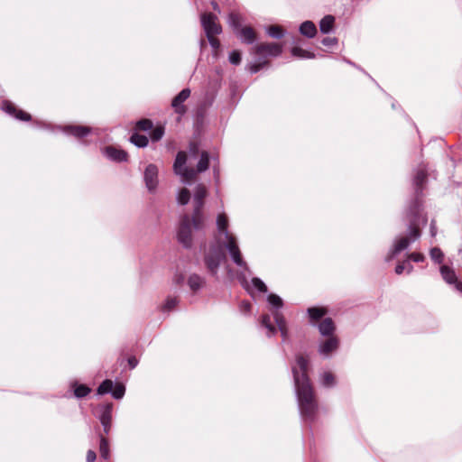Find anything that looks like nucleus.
<instances>
[{"mask_svg":"<svg viewBox=\"0 0 462 462\" xmlns=\"http://www.w3.org/2000/svg\"><path fill=\"white\" fill-rule=\"evenodd\" d=\"M427 166L420 163L413 177L415 198L410 203L407 217L409 220L408 235L395 240L393 248L385 257V261H392L396 254L405 250L411 243L420 238L421 226L427 223V217L422 214V191L427 182Z\"/></svg>","mask_w":462,"mask_h":462,"instance_id":"obj_1","label":"nucleus"},{"mask_svg":"<svg viewBox=\"0 0 462 462\" xmlns=\"http://www.w3.org/2000/svg\"><path fill=\"white\" fill-rule=\"evenodd\" d=\"M309 359L302 355L296 356V365L292 374L300 416L305 422L313 423L319 411V403L314 389L307 374Z\"/></svg>","mask_w":462,"mask_h":462,"instance_id":"obj_2","label":"nucleus"},{"mask_svg":"<svg viewBox=\"0 0 462 462\" xmlns=\"http://www.w3.org/2000/svg\"><path fill=\"white\" fill-rule=\"evenodd\" d=\"M207 194L206 187L203 184H198L193 198L194 211L192 217H190L185 214L180 217L177 237L179 243L185 248H189L192 245V228L201 229L203 227L202 208Z\"/></svg>","mask_w":462,"mask_h":462,"instance_id":"obj_3","label":"nucleus"},{"mask_svg":"<svg viewBox=\"0 0 462 462\" xmlns=\"http://www.w3.org/2000/svg\"><path fill=\"white\" fill-rule=\"evenodd\" d=\"M187 154L185 152L180 151L177 153L173 169L176 174L180 175L184 183H189L193 180L198 173L204 172L209 166V155L208 152L203 151L200 153L199 161L197 168H189L186 166Z\"/></svg>","mask_w":462,"mask_h":462,"instance_id":"obj_4","label":"nucleus"},{"mask_svg":"<svg viewBox=\"0 0 462 462\" xmlns=\"http://www.w3.org/2000/svg\"><path fill=\"white\" fill-rule=\"evenodd\" d=\"M226 260V254L223 249L218 245L210 246L208 252L205 254L204 262L208 273L216 276L220 263Z\"/></svg>","mask_w":462,"mask_h":462,"instance_id":"obj_5","label":"nucleus"},{"mask_svg":"<svg viewBox=\"0 0 462 462\" xmlns=\"http://www.w3.org/2000/svg\"><path fill=\"white\" fill-rule=\"evenodd\" d=\"M226 243L224 244L225 248L228 251L233 262L239 267L249 271L246 263L244 261L241 251L239 249L236 238L232 236H227Z\"/></svg>","mask_w":462,"mask_h":462,"instance_id":"obj_6","label":"nucleus"},{"mask_svg":"<svg viewBox=\"0 0 462 462\" xmlns=\"http://www.w3.org/2000/svg\"><path fill=\"white\" fill-rule=\"evenodd\" d=\"M200 20L206 36L218 35L222 32V27L217 23V17L216 14L212 13H203Z\"/></svg>","mask_w":462,"mask_h":462,"instance_id":"obj_7","label":"nucleus"},{"mask_svg":"<svg viewBox=\"0 0 462 462\" xmlns=\"http://www.w3.org/2000/svg\"><path fill=\"white\" fill-rule=\"evenodd\" d=\"M190 89L183 88L171 101V106L174 112L179 115V118L187 113V106L184 102L189 97Z\"/></svg>","mask_w":462,"mask_h":462,"instance_id":"obj_8","label":"nucleus"},{"mask_svg":"<svg viewBox=\"0 0 462 462\" xmlns=\"http://www.w3.org/2000/svg\"><path fill=\"white\" fill-rule=\"evenodd\" d=\"M282 51V47L279 43H260L254 47V53L258 56H273L277 57Z\"/></svg>","mask_w":462,"mask_h":462,"instance_id":"obj_9","label":"nucleus"},{"mask_svg":"<svg viewBox=\"0 0 462 462\" xmlns=\"http://www.w3.org/2000/svg\"><path fill=\"white\" fill-rule=\"evenodd\" d=\"M146 188L150 192H154L158 185V168L154 164H149L143 175Z\"/></svg>","mask_w":462,"mask_h":462,"instance_id":"obj_10","label":"nucleus"},{"mask_svg":"<svg viewBox=\"0 0 462 462\" xmlns=\"http://www.w3.org/2000/svg\"><path fill=\"white\" fill-rule=\"evenodd\" d=\"M440 273L443 280L448 284H454L455 289L462 292V282L457 281L456 273L453 269L449 268L448 265L440 266Z\"/></svg>","mask_w":462,"mask_h":462,"instance_id":"obj_11","label":"nucleus"},{"mask_svg":"<svg viewBox=\"0 0 462 462\" xmlns=\"http://www.w3.org/2000/svg\"><path fill=\"white\" fill-rule=\"evenodd\" d=\"M3 110L8 115L21 121H29L31 119V116L28 113L18 109L13 103L9 101H5L3 103Z\"/></svg>","mask_w":462,"mask_h":462,"instance_id":"obj_12","label":"nucleus"},{"mask_svg":"<svg viewBox=\"0 0 462 462\" xmlns=\"http://www.w3.org/2000/svg\"><path fill=\"white\" fill-rule=\"evenodd\" d=\"M338 344V339L336 337L331 336L319 344V354L328 356L337 349Z\"/></svg>","mask_w":462,"mask_h":462,"instance_id":"obj_13","label":"nucleus"},{"mask_svg":"<svg viewBox=\"0 0 462 462\" xmlns=\"http://www.w3.org/2000/svg\"><path fill=\"white\" fill-rule=\"evenodd\" d=\"M104 152L109 160L116 162H126L128 158V154L125 151L117 149L114 146L106 147Z\"/></svg>","mask_w":462,"mask_h":462,"instance_id":"obj_14","label":"nucleus"},{"mask_svg":"<svg viewBox=\"0 0 462 462\" xmlns=\"http://www.w3.org/2000/svg\"><path fill=\"white\" fill-rule=\"evenodd\" d=\"M272 315L274 319V321L277 325L279 331L281 332L282 340L286 341L289 337V330H288L287 322H286L284 316L282 315V313L281 311H278V310H273Z\"/></svg>","mask_w":462,"mask_h":462,"instance_id":"obj_15","label":"nucleus"},{"mask_svg":"<svg viewBox=\"0 0 462 462\" xmlns=\"http://www.w3.org/2000/svg\"><path fill=\"white\" fill-rule=\"evenodd\" d=\"M63 131L80 139L91 133L92 128L83 125H67L63 128Z\"/></svg>","mask_w":462,"mask_h":462,"instance_id":"obj_16","label":"nucleus"},{"mask_svg":"<svg viewBox=\"0 0 462 462\" xmlns=\"http://www.w3.org/2000/svg\"><path fill=\"white\" fill-rule=\"evenodd\" d=\"M243 42L251 44L256 40L254 30L250 26L241 28L237 32Z\"/></svg>","mask_w":462,"mask_h":462,"instance_id":"obj_17","label":"nucleus"},{"mask_svg":"<svg viewBox=\"0 0 462 462\" xmlns=\"http://www.w3.org/2000/svg\"><path fill=\"white\" fill-rule=\"evenodd\" d=\"M335 330V325L330 318L324 319L319 325V331L322 336L331 337Z\"/></svg>","mask_w":462,"mask_h":462,"instance_id":"obj_18","label":"nucleus"},{"mask_svg":"<svg viewBox=\"0 0 462 462\" xmlns=\"http://www.w3.org/2000/svg\"><path fill=\"white\" fill-rule=\"evenodd\" d=\"M205 283H206L205 279L196 273L189 275V277L188 279V285L193 292H196L199 289H201L205 285Z\"/></svg>","mask_w":462,"mask_h":462,"instance_id":"obj_19","label":"nucleus"},{"mask_svg":"<svg viewBox=\"0 0 462 462\" xmlns=\"http://www.w3.org/2000/svg\"><path fill=\"white\" fill-rule=\"evenodd\" d=\"M300 32L308 38H313L317 33L316 25L311 21H305L300 26Z\"/></svg>","mask_w":462,"mask_h":462,"instance_id":"obj_20","label":"nucleus"},{"mask_svg":"<svg viewBox=\"0 0 462 462\" xmlns=\"http://www.w3.org/2000/svg\"><path fill=\"white\" fill-rule=\"evenodd\" d=\"M101 412L98 416L101 424L111 423L113 404L106 403L101 406Z\"/></svg>","mask_w":462,"mask_h":462,"instance_id":"obj_21","label":"nucleus"},{"mask_svg":"<svg viewBox=\"0 0 462 462\" xmlns=\"http://www.w3.org/2000/svg\"><path fill=\"white\" fill-rule=\"evenodd\" d=\"M217 226L219 233L224 235L225 237H227V236H232L227 230L228 220L225 214H219L217 216Z\"/></svg>","mask_w":462,"mask_h":462,"instance_id":"obj_22","label":"nucleus"},{"mask_svg":"<svg viewBox=\"0 0 462 462\" xmlns=\"http://www.w3.org/2000/svg\"><path fill=\"white\" fill-rule=\"evenodd\" d=\"M335 18L332 15L324 16L319 23V29L322 33H328L333 28Z\"/></svg>","mask_w":462,"mask_h":462,"instance_id":"obj_23","label":"nucleus"},{"mask_svg":"<svg viewBox=\"0 0 462 462\" xmlns=\"http://www.w3.org/2000/svg\"><path fill=\"white\" fill-rule=\"evenodd\" d=\"M99 439H100V441H99L100 457L105 460H108L110 457L108 439L106 437H104L103 435H100Z\"/></svg>","mask_w":462,"mask_h":462,"instance_id":"obj_24","label":"nucleus"},{"mask_svg":"<svg viewBox=\"0 0 462 462\" xmlns=\"http://www.w3.org/2000/svg\"><path fill=\"white\" fill-rule=\"evenodd\" d=\"M261 325L267 328L268 336H273L277 332V328L272 324L271 317L269 314H263L261 319Z\"/></svg>","mask_w":462,"mask_h":462,"instance_id":"obj_25","label":"nucleus"},{"mask_svg":"<svg viewBox=\"0 0 462 462\" xmlns=\"http://www.w3.org/2000/svg\"><path fill=\"white\" fill-rule=\"evenodd\" d=\"M130 142L139 148H143L148 144V138L145 135L134 133L130 137Z\"/></svg>","mask_w":462,"mask_h":462,"instance_id":"obj_26","label":"nucleus"},{"mask_svg":"<svg viewBox=\"0 0 462 462\" xmlns=\"http://www.w3.org/2000/svg\"><path fill=\"white\" fill-rule=\"evenodd\" d=\"M326 313L327 310L324 308L311 307L308 309V314L311 320H319L326 315Z\"/></svg>","mask_w":462,"mask_h":462,"instance_id":"obj_27","label":"nucleus"},{"mask_svg":"<svg viewBox=\"0 0 462 462\" xmlns=\"http://www.w3.org/2000/svg\"><path fill=\"white\" fill-rule=\"evenodd\" d=\"M291 54L294 57L300 58V59H314L315 58V54L313 52L308 51L300 47L292 48Z\"/></svg>","mask_w":462,"mask_h":462,"instance_id":"obj_28","label":"nucleus"},{"mask_svg":"<svg viewBox=\"0 0 462 462\" xmlns=\"http://www.w3.org/2000/svg\"><path fill=\"white\" fill-rule=\"evenodd\" d=\"M267 33L274 39H281L284 35V31L280 25H271L267 28Z\"/></svg>","mask_w":462,"mask_h":462,"instance_id":"obj_29","label":"nucleus"},{"mask_svg":"<svg viewBox=\"0 0 462 462\" xmlns=\"http://www.w3.org/2000/svg\"><path fill=\"white\" fill-rule=\"evenodd\" d=\"M321 383L325 387H333L336 384V378L330 372H324L321 376Z\"/></svg>","mask_w":462,"mask_h":462,"instance_id":"obj_30","label":"nucleus"},{"mask_svg":"<svg viewBox=\"0 0 462 462\" xmlns=\"http://www.w3.org/2000/svg\"><path fill=\"white\" fill-rule=\"evenodd\" d=\"M113 385H114V383H113L112 380L106 379L98 386L97 394L103 395V394L111 393L112 389H113Z\"/></svg>","mask_w":462,"mask_h":462,"instance_id":"obj_31","label":"nucleus"},{"mask_svg":"<svg viewBox=\"0 0 462 462\" xmlns=\"http://www.w3.org/2000/svg\"><path fill=\"white\" fill-rule=\"evenodd\" d=\"M268 302L275 309L274 310H278L283 306V301L282 298L274 293H271L267 298Z\"/></svg>","mask_w":462,"mask_h":462,"instance_id":"obj_32","label":"nucleus"},{"mask_svg":"<svg viewBox=\"0 0 462 462\" xmlns=\"http://www.w3.org/2000/svg\"><path fill=\"white\" fill-rule=\"evenodd\" d=\"M74 394L78 398H83L90 393V388L85 384L74 383Z\"/></svg>","mask_w":462,"mask_h":462,"instance_id":"obj_33","label":"nucleus"},{"mask_svg":"<svg viewBox=\"0 0 462 462\" xmlns=\"http://www.w3.org/2000/svg\"><path fill=\"white\" fill-rule=\"evenodd\" d=\"M190 199V192L188 189L183 188L180 190L177 200L180 205H186Z\"/></svg>","mask_w":462,"mask_h":462,"instance_id":"obj_34","label":"nucleus"},{"mask_svg":"<svg viewBox=\"0 0 462 462\" xmlns=\"http://www.w3.org/2000/svg\"><path fill=\"white\" fill-rule=\"evenodd\" d=\"M229 23L236 32L242 28L241 19L238 14L231 13L229 14Z\"/></svg>","mask_w":462,"mask_h":462,"instance_id":"obj_35","label":"nucleus"},{"mask_svg":"<svg viewBox=\"0 0 462 462\" xmlns=\"http://www.w3.org/2000/svg\"><path fill=\"white\" fill-rule=\"evenodd\" d=\"M430 258L437 263H441L444 258L442 251L439 247H433L430 252Z\"/></svg>","mask_w":462,"mask_h":462,"instance_id":"obj_36","label":"nucleus"},{"mask_svg":"<svg viewBox=\"0 0 462 462\" xmlns=\"http://www.w3.org/2000/svg\"><path fill=\"white\" fill-rule=\"evenodd\" d=\"M178 299L176 297H168L165 304L162 306L163 311H171L178 305Z\"/></svg>","mask_w":462,"mask_h":462,"instance_id":"obj_37","label":"nucleus"},{"mask_svg":"<svg viewBox=\"0 0 462 462\" xmlns=\"http://www.w3.org/2000/svg\"><path fill=\"white\" fill-rule=\"evenodd\" d=\"M152 128V122L150 119H141L136 123V129L147 131Z\"/></svg>","mask_w":462,"mask_h":462,"instance_id":"obj_38","label":"nucleus"},{"mask_svg":"<svg viewBox=\"0 0 462 462\" xmlns=\"http://www.w3.org/2000/svg\"><path fill=\"white\" fill-rule=\"evenodd\" d=\"M125 388L123 384H116L115 388L112 389V395L115 399L119 400L123 398L125 395Z\"/></svg>","mask_w":462,"mask_h":462,"instance_id":"obj_39","label":"nucleus"},{"mask_svg":"<svg viewBox=\"0 0 462 462\" xmlns=\"http://www.w3.org/2000/svg\"><path fill=\"white\" fill-rule=\"evenodd\" d=\"M252 283L255 289H257L260 292H267V286L260 278H253Z\"/></svg>","mask_w":462,"mask_h":462,"instance_id":"obj_40","label":"nucleus"},{"mask_svg":"<svg viewBox=\"0 0 462 462\" xmlns=\"http://www.w3.org/2000/svg\"><path fill=\"white\" fill-rule=\"evenodd\" d=\"M164 134V130L162 127H156L152 129L151 134V138L153 142H157L162 138Z\"/></svg>","mask_w":462,"mask_h":462,"instance_id":"obj_41","label":"nucleus"},{"mask_svg":"<svg viewBox=\"0 0 462 462\" xmlns=\"http://www.w3.org/2000/svg\"><path fill=\"white\" fill-rule=\"evenodd\" d=\"M229 61L234 65H238L241 62V53L238 51H233L229 54Z\"/></svg>","mask_w":462,"mask_h":462,"instance_id":"obj_42","label":"nucleus"},{"mask_svg":"<svg viewBox=\"0 0 462 462\" xmlns=\"http://www.w3.org/2000/svg\"><path fill=\"white\" fill-rule=\"evenodd\" d=\"M267 64V61H259L257 63L252 64L250 66V72L252 74L257 73L259 70H261L265 65Z\"/></svg>","mask_w":462,"mask_h":462,"instance_id":"obj_43","label":"nucleus"},{"mask_svg":"<svg viewBox=\"0 0 462 462\" xmlns=\"http://www.w3.org/2000/svg\"><path fill=\"white\" fill-rule=\"evenodd\" d=\"M216 35L207 36L210 46L215 50H218L220 47V42L215 37Z\"/></svg>","mask_w":462,"mask_h":462,"instance_id":"obj_44","label":"nucleus"},{"mask_svg":"<svg viewBox=\"0 0 462 462\" xmlns=\"http://www.w3.org/2000/svg\"><path fill=\"white\" fill-rule=\"evenodd\" d=\"M424 259V255L420 253H411L409 254V261L411 260L415 263H420L423 262Z\"/></svg>","mask_w":462,"mask_h":462,"instance_id":"obj_45","label":"nucleus"},{"mask_svg":"<svg viewBox=\"0 0 462 462\" xmlns=\"http://www.w3.org/2000/svg\"><path fill=\"white\" fill-rule=\"evenodd\" d=\"M321 42L324 46L332 47L337 43V40L335 37H325Z\"/></svg>","mask_w":462,"mask_h":462,"instance_id":"obj_46","label":"nucleus"},{"mask_svg":"<svg viewBox=\"0 0 462 462\" xmlns=\"http://www.w3.org/2000/svg\"><path fill=\"white\" fill-rule=\"evenodd\" d=\"M189 151L191 155L196 156L199 152V144L195 142H191L189 146Z\"/></svg>","mask_w":462,"mask_h":462,"instance_id":"obj_47","label":"nucleus"},{"mask_svg":"<svg viewBox=\"0 0 462 462\" xmlns=\"http://www.w3.org/2000/svg\"><path fill=\"white\" fill-rule=\"evenodd\" d=\"M406 269V261H403L402 263H399L395 267V273L397 274H402L403 271Z\"/></svg>","mask_w":462,"mask_h":462,"instance_id":"obj_48","label":"nucleus"},{"mask_svg":"<svg viewBox=\"0 0 462 462\" xmlns=\"http://www.w3.org/2000/svg\"><path fill=\"white\" fill-rule=\"evenodd\" d=\"M97 458V455H96V452L92 449H89L88 452H87V462H94Z\"/></svg>","mask_w":462,"mask_h":462,"instance_id":"obj_49","label":"nucleus"},{"mask_svg":"<svg viewBox=\"0 0 462 462\" xmlns=\"http://www.w3.org/2000/svg\"><path fill=\"white\" fill-rule=\"evenodd\" d=\"M251 307H252L251 303L247 302V301H242L240 304L241 310L245 311V312H249L251 310Z\"/></svg>","mask_w":462,"mask_h":462,"instance_id":"obj_50","label":"nucleus"},{"mask_svg":"<svg viewBox=\"0 0 462 462\" xmlns=\"http://www.w3.org/2000/svg\"><path fill=\"white\" fill-rule=\"evenodd\" d=\"M127 362L131 369L135 368L136 365H138V361L134 356H130Z\"/></svg>","mask_w":462,"mask_h":462,"instance_id":"obj_51","label":"nucleus"},{"mask_svg":"<svg viewBox=\"0 0 462 462\" xmlns=\"http://www.w3.org/2000/svg\"><path fill=\"white\" fill-rule=\"evenodd\" d=\"M430 235L431 236H435L437 235V226L435 220H432L430 223Z\"/></svg>","mask_w":462,"mask_h":462,"instance_id":"obj_52","label":"nucleus"},{"mask_svg":"<svg viewBox=\"0 0 462 462\" xmlns=\"http://www.w3.org/2000/svg\"><path fill=\"white\" fill-rule=\"evenodd\" d=\"M174 282L178 285L181 284L184 282V276L182 274L175 275Z\"/></svg>","mask_w":462,"mask_h":462,"instance_id":"obj_53","label":"nucleus"},{"mask_svg":"<svg viewBox=\"0 0 462 462\" xmlns=\"http://www.w3.org/2000/svg\"><path fill=\"white\" fill-rule=\"evenodd\" d=\"M102 426H103V429H104V433L105 434H108L109 430H110V428H111V423H105V424H102Z\"/></svg>","mask_w":462,"mask_h":462,"instance_id":"obj_54","label":"nucleus"},{"mask_svg":"<svg viewBox=\"0 0 462 462\" xmlns=\"http://www.w3.org/2000/svg\"><path fill=\"white\" fill-rule=\"evenodd\" d=\"M407 273H410L413 270V266L410 263L409 260H406V269Z\"/></svg>","mask_w":462,"mask_h":462,"instance_id":"obj_55","label":"nucleus"},{"mask_svg":"<svg viewBox=\"0 0 462 462\" xmlns=\"http://www.w3.org/2000/svg\"><path fill=\"white\" fill-rule=\"evenodd\" d=\"M212 7H213V9L215 11H218L219 12L218 5L216 2H212Z\"/></svg>","mask_w":462,"mask_h":462,"instance_id":"obj_56","label":"nucleus"},{"mask_svg":"<svg viewBox=\"0 0 462 462\" xmlns=\"http://www.w3.org/2000/svg\"><path fill=\"white\" fill-rule=\"evenodd\" d=\"M201 45H205V41L204 40H201Z\"/></svg>","mask_w":462,"mask_h":462,"instance_id":"obj_57","label":"nucleus"}]
</instances>
